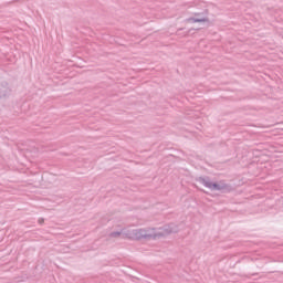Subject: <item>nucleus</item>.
Instances as JSON below:
<instances>
[{"label":"nucleus","instance_id":"1","mask_svg":"<svg viewBox=\"0 0 283 283\" xmlns=\"http://www.w3.org/2000/svg\"><path fill=\"white\" fill-rule=\"evenodd\" d=\"M169 233H178V226L175 223H170L168 226H165L164 228H148V229H134L129 230L127 233H125L126 238H129V240H143L147 238H153L156 240V238H163L165 235H169Z\"/></svg>","mask_w":283,"mask_h":283},{"label":"nucleus","instance_id":"2","mask_svg":"<svg viewBox=\"0 0 283 283\" xmlns=\"http://www.w3.org/2000/svg\"><path fill=\"white\" fill-rule=\"evenodd\" d=\"M197 182L203 185L210 191H224L229 189V185L224 184V181L213 182L209 177H199Z\"/></svg>","mask_w":283,"mask_h":283},{"label":"nucleus","instance_id":"3","mask_svg":"<svg viewBox=\"0 0 283 283\" xmlns=\"http://www.w3.org/2000/svg\"><path fill=\"white\" fill-rule=\"evenodd\" d=\"M6 96H10V87L8 84L0 85V98H6Z\"/></svg>","mask_w":283,"mask_h":283},{"label":"nucleus","instance_id":"4","mask_svg":"<svg viewBox=\"0 0 283 283\" xmlns=\"http://www.w3.org/2000/svg\"><path fill=\"white\" fill-rule=\"evenodd\" d=\"M186 21L188 23H205L207 22V18L198 15L197 18H188Z\"/></svg>","mask_w":283,"mask_h":283},{"label":"nucleus","instance_id":"5","mask_svg":"<svg viewBox=\"0 0 283 283\" xmlns=\"http://www.w3.org/2000/svg\"><path fill=\"white\" fill-rule=\"evenodd\" d=\"M119 235H125V234L123 232H118V231L111 233V238H119Z\"/></svg>","mask_w":283,"mask_h":283},{"label":"nucleus","instance_id":"6","mask_svg":"<svg viewBox=\"0 0 283 283\" xmlns=\"http://www.w3.org/2000/svg\"><path fill=\"white\" fill-rule=\"evenodd\" d=\"M44 220L43 219H39V224H43Z\"/></svg>","mask_w":283,"mask_h":283}]
</instances>
